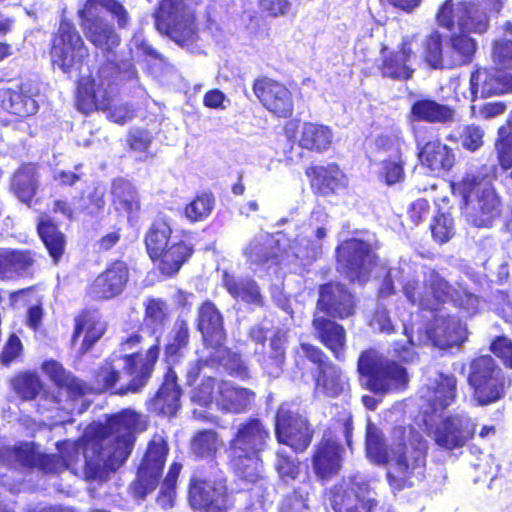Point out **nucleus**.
Returning <instances> with one entry per match:
<instances>
[{
    "label": "nucleus",
    "mask_w": 512,
    "mask_h": 512,
    "mask_svg": "<svg viewBox=\"0 0 512 512\" xmlns=\"http://www.w3.org/2000/svg\"><path fill=\"white\" fill-rule=\"evenodd\" d=\"M469 90L473 100L478 94L486 98L512 92V75H500L495 68L476 67L470 75Z\"/></svg>",
    "instance_id": "37"
},
{
    "label": "nucleus",
    "mask_w": 512,
    "mask_h": 512,
    "mask_svg": "<svg viewBox=\"0 0 512 512\" xmlns=\"http://www.w3.org/2000/svg\"><path fill=\"white\" fill-rule=\"evenodd\" d=\"M287 334L281 329L274 331L269 338V352L262 354L259 360L261 366L266 370H282L286 361Z\"/></svg>",
    "instance_id": "53"
},
{
    "label": "nucleus",
    "mask_w": 512,
    "mask_h": 512,
    "mask_svg": "<svg viewBox=\"0 0 512 512\" xmlns=\"http://www.w3.org/2000/svg\"><path fill=\"white\" fill-rule=\"evenodd\" d=\"M497 161L503 171L512 168V110L506 120V125L498 129L495 140Z\"/></svg>",
    "instance_id": "57"
},
{
    "label": "nucleus",
    "mask_w": 512,
    "mask_h": 512,
    "mask_svg": "<svg viewBox=\"0 0 512 512\" xmlns=\"http://www.w3.org/2000/svg\"><path fill=\"white\" fill-rule=\"evenodd\" d=\"M190 344V327L184 318H177L172 330L168 334L164 346V355L167 360L178 361L184 355V350Z\"/></svg>",
    "instance_id": "48"
},
{
    "label": "nucleus",
    "mask_w": 512,
    "mask_h": 512,
    "mask_svg": "<svg viewBox=\"0 0 512 512\" xmlns=\"http://www.w3.org/2000/svg\"><path fill=\"white\" fill-rule=\"evenodd\" d=\"M169 317L166 301L161 298H148L144 303V321L150 325L162 326Z\"/></svg>",
    "instance_id": "61"
},
{
    "label": "nucleus",
    "mask_w": 512,
    "mask_h": 512,
    "mask_svg": "<svg viewBox=\"0 0 512 512\" xmlns=\"http://www.w3.org/2000/svg\"><path fill=\"white\" fill-rule=\"evenodd\" d=\"M370 486L356 476L341 479L324 491L325 503L334 512H370L366 500Z\"/></svg>",
    "instance_id": "21"
},
{
    "label": "nucleus",
    "mask_w": 512,
    "mask_h": 512,
    "mask_svg": "<svg viewBox=\"0 0 512 512\" xmlns=\"http://www.w3.org/2000/svg\"><path fill=\"white\" fill-rule=\"evenodd\" d=\"M466 382L473 400L480 406L504 399L512 387L511 375L504 371L491 354L477 355L469 361Z\"/></svg>",
    "instance_id": "10"
},
{
    "label": "nucleus",
    "mask_w": 512,
    "mask_h": 512,
    "mask_svg": "<svg viewBox=\"0 0 512 512\" xmlns=\"http://www.w3.org/2000/svg\"><path fill=\"white\" fill-rule=\"evenodd\" d=\"M39 186L38 167L33 162L21 163L9 178V192L28 208L37 204Z\"/></svg>",
    "instance_id": "35"
},
{
    "label": "nucleus",
    "mask_w": 512,
    "mask_h": 512,
    "mask_svg": "<svg viewBox=\"0 0 512 512\" xmlns=\"http://www.w3.org/2000/svg\"><path fill=\"white\" fill-rule=\"evenodd\" d=\"M437 25L449 32L485 34L490 27V16L479 2L474 0H444L435 14Z\"/></svg>",
    "instance_id": "14"
},
{
    "label": "nucleus",
    "mask_w": 512,
    "mask_h": 512,
    "mask_svg": "<svg viewBox=\"0 0 512 512\" xmlns=\"http://www.w3.org/2000/svg\"><path fill=\"white\" fill-rule=\"evenodd\" d=\"M274 433L279 444L295 453H303L311 445L314 429L310 422L296 411L280 406L275 413Z\"/></svg>",
    "instance_id": "20"
},
{
    "label": "nucleus",
    "mask_w": 512,
    "mask_h": 512,
    "mask_svg": "<svg viewBox=\"0 0 512 512\" xmlns=\"http://www.w3.org/2000/svg\"><path fill=\"white\" fill-rule=\"evenodd\" d=\"M293 357L294 367L301 376L306 373V362L315 367L312 375L315 393L332 399L349 393L350 378L319 346L310 342H300L293 350Z\"/></svg>",
    "instance_id": "8"
},
{
    "label": "nucleus",
    "mask_w": 512,
    "mask_h": 512,
    "mask_svg": "<svg viewBox=\"0 0 512 512\" xmlns=\"http://www.w3.org/2000/svg\"><path fill=\"white\" fill-rule=\"evenodd\" d=\"M142 330V324H139L137 330L121 338L118 344L122 353L120 356V360L123 362L122 370L124 374L130 377V380L128 383L119 386L114 395L124 396L139 393L152 377L160 356V338L157 337L144 353L135 350L144 341Z\"/></svg>",
    "instance_id": "7"
},
{
    "label": "nucleus",
    "mask_w": 512,
    "mask_h": 512,
    "mask_svg": "<svg viewBox=\"0 0 512 512\" xmlns=\"http://www.w3.org/2000/svg\"><path fill=\"white\" fill-rule=\"evenodd\" d=\"M368 241L351 237L339 243L335 249L337 270L350 284H367L381 259Z\"/></svg>",
    "instance_id": "13"
},
{
    "label": "nucleus",
    "mask_w": 512,
    "mask_h": 512,
    "mask_svg": "<svg viewBox=\"0 0 512 512\" xmlns=\"http://www.w3.org/2000/svg\"><path fill=\"white\" fill-rule=\"evenodd\" d=\"M407 159L400 148L395 154L388 156L380 162L379 179L388 186L401 183L405 180V167Z\"/></svg>",
    "instance_id": "56"
},
{
    "label": "nucleus",
    "mask_w": 512,
    "mask_h": 512,
    "mask_svg": "<svg viewBox=\"0 0 512 512\" xmlns=\"http://www.w3.org/2000/svg\"><path fill=\"white\" fill-rule=\"evenodd\" d=\"M183 465L174 461L170 464L167 474L160 484L157 501L164 509L171 508L177 494V482Z\"/></svg>",
    "instance_id": "58"
},
{
    "label": "nucleus",
    "mask_w": 512,
    "mask_h": 512,
    "mask_svg": "<svg viewBox=\"0 0 512 512\" xmlns=\"http://www.w3.org/2000/svg\"><path fill=\"white\" fill-rule=\"evenodd\" d=\"M430 230L435 242L445 244L455 234L454 220L449 213L438 212L431 221Z\"/></svg>",
    "instance_id": "59"
},
{
    "label": "nucleus",
    "mask_w": 512,
    "mask_h": 512,
    "mask_svg": "<svg viewBox=\"0 0 512 512\" xmlns=\"http://www.w3.org/2000/svg\"><path fill=\"white\" fill-rule=\"evenodd\" d=\"M36 233L54 264H58L66 251L67 236L58 223L42 213L36 222Z\"/></svg>",
    "instance_id": "40"
},
{
    "label": "nucleus",
    "mask_w": 512,
    "mask_h": 512,
    "mask_svg": "<svg viewBox=\"0 0 512 512\" xmlns=\"http://www.w3.org/2000/svg\"><path fill=\"white\" fill-rule=\"evenodd\" d=\"M333 137L334 133L330 126L305 121L301 126L297 144L303 150L323 154L331 148Z\"/></svg>",
    "instance_id": "43"
},
{
    "label": "nucleus",
    "mask_w": 512,
    "mask_h": 512,
    "mask_svg": "<svg viewBox=\"0 0 512 512\" xmlns=\"http://www.w3.org/2000/svg\"><path fill=\"white\" fill-rule=\"evenodd\" d=\"M270 439L267 424L257 416H250L238 424L226 450L228 467L238 479L249 484L262 479L261 454Z\"/></svg>",
    "instance_id": "4"
},
{
    "label": "nucleus",
    "mask_w": 512,
    "mask_h": 512,
    "mask_svg": "<svg viewBox=\"0 0 512 512\" xmlns=\"http://www.w3.org/2000/svg\"><path fill=\"white\" fill-rule=\"evenodd\" d=\"M455 110L448 104L435 99L422 97L415 100L408 113L411 122H424L429 124H446L454 120Z\"/></svg>",
    "instance_id": "41"
},
{
    "label": "nucleus",
    "mask_w": 512,
    "mask_h": 512,
    "mask_svg": "<svg viewBox=\"0 0 512 512\" xmlns=\"http://www.w3.org/2000/svg\"><path fill=\"white\" fill-rule=\"evenodd\" d=\"M216 206V197L210 190L197 192L185 205L183 214L190 223L206 221Z\"/></svg>",
    "instance_id": "51"
},
{
    "label": "nucleus",
    "mask_w": 512,
    "mask_h": 512,
    "mask_svg": "<svg viewBox=\"0 0 512 512\" xmlns=\"http://www.w3.org/2000/svg\"><path fill=\"white\" fill-rule=\"evenodd\" d=\"M195 324L206 347L218 349L224 346L227 339L224 317L212 300L206 299L199 304Z\"/></svg>",
    "instance_id": "30"
},
{
    "label": "nucleus",
    "mask_w": 512,
    "mask_h": 512,
    "mask_svg": "<svg viewBox=\"0 0 512 512\" xmlns=\"http://www.w3.org/2000/svg\"><path fill=\"white\" fill-rule=\"evenodd\" d=\"M130 280V267L123 259L109 261L87 285L85 293L93 301H108L120 296Z\"/></svg>",
    "instance_id": "23"
},
{
    "label": "nucleus",
    "mask_w": 512,
    "mask_h": 512,
    "mask_svg": "<svg viewBox=\"0 0 512 512\" xmlns=\"http://www.w3.org/2000/svg\"><path fill=\"white\" fill-rule=\"evenodd\" d=\"M422 59L432 69H446L443 36L438 30H433L425 36L421 44Z\"/></svg>",
    "instance_id": "54"
},
{
    "label": "nucleus",
    "mask_w": 512,
    "mask_h": 512,
    "mask_svg": "<svg viewBox=\"0 0 512 512\" xmlns=\"http://www.w3.org/2000/svg\"><path fill=\"white\" fill-rule=\"evenodd\" d=\"M41 370L56 387L57 395L55 396V402L58 404L63 400L66 402H76L91 393L89 384L86 381L68 371L62 363L55 359L43 361Z\"/></svg>",
    "instance_id": "26"
},
{
    "label": "nucleus",
    "mask_w": 512,
    "mask_h": 512,
    "mask_svg": "<svg viewBox=\"0 0 512 512\" xmlns=\"http://www.w3.org/2000/svg\"><path fill=\"white\" fill-rule=\"evenodd\" d=\"M183 391L179 384V378L175 369L167 367L162 381L156 392L146 401V409L149 414L173 418L181 408Z\"/></svg>",
    "instance_id": "27"
},
{
    "label": "nucleus",
    "mask_w": 512,
    "mask_h": 512,
    "mask_svg": "<svg viewBox=\"0 0 512 512\" xmlns=\"http://www.w3.org/2000/svg\"><path fill=\"white\" fill-rule=\"evenodd\" d=\"M361 386L375 395L383 396L391 390H404L409 382L407 369L374 349L362 351L357 360Z\"/></svg>",
    "instance_id": "11"
},
{
    "label": "nucleus",
    "mask_w": 512,
    "mask_h": 512,
    "mask_svg": "<svg viewBox=\"0 0 512 512\" xmlns=\"http://www.w3.org/2000/svg\"><path fill=\"white\" fill-rule=\"evenodd\" d=\"M222 284L234 299L245 303L263 306V297L257 282L250 277H236L227 271L223 272Z\"/></svg>",
    "instance_id": "47"
},
{
    "label": "nucleus",
    "mask_w": 512,
    "mask_h": 512,
    "mask_svg": "<svg viewBox=\"0 0 512 512\" xmlns=\"http://www.w3.org/2000/svg\"><path fill=\"white\" fill-rule=\"evenodd\" d=\"M38 108L29 83L0 87V117L7 123H19L36 114Z\"/></svg>",
    "instance_id": "25"
},
{
    "label": "nucleus",
    "mask_w": 512,
    "mask_h": 512,
    "mask_svg": "<svg viewBox=\"0 0 512 512\" xmlns=\"http://www.w3.org/2000/svg\"><path fill=\"white\" fill-rule=\"evenodd\" d=\"M11 390L22 400H35L43 390V382L36 371L25 370L10 379Z\"/></svg>",
    "instance_id": "50"
},
{
    "label": "nucleus",
    "mask_w": 512,
    "mask_h": 512,
    "mask_svg": "<svg viewBox=\"0 0 512 512\" xmlns=\"http://www.w3.org/2000/svg\"><path fill=\"white\" fill-rule=\"evenodd\" d=\"M251 88L256 100L272 117L277 119L293 117L295 85L262 74L253 79Z\"/></svg>",
    "instance_id": "18"
},
{
    "label": "nucleus",
    "mask_w": 512,
    "mask_h": 512,
    "mask_svg": "<svg viewBox=\"0 0 512 512\" xmlns=\"http://www.w3.org/2000/svg\"><path fill=\"white\" fill-rule=\"evenodd\" d=\"M38 258L37 252L28 248L0 247V280L14 277L34 278Z\"/></svg>",
    "instance_id": "32"
},
{
    "label": "nucleus",
    "mask_w": 512,
    "mask_h": 512,
    "mask_svg": "<svg viewBox=\"0 0 512 512\" xmlns=\"http://www.w3.org/2000/svg\"><path fill=\"white\" fill-rule=\"evenodd\" d=\"M316 309L328 318L345 320L356 314L357 300L344 283L329 281L318 287Z\"/></svg>",
    "instance_id": "24"
},
{
    "label": "nucleus",
    "mask_w": 512,
    "mask_h": 512,
    "mask_svg": "<svg viewBox=\"0 0 512 512\" xmlns=\"http://www.w3.org/2000/svg\"><path fill=\"white\" fill-rule=\"evenodd\" d=\"M474 432L466 430L458 418L446 417L435 428V443L446 450H454L463 447L473 438Z\"/></svg>",
    "instance_id": "44"
},
{
    "label": "nucleus",
    "mask_w": 512,
    "mask_h": 512,
    "mask_svg": "<svg viewBox=\"0 0 512 512\" xmlns=\"http://www.w3.org/2000/svg\"><path fill=\"white\" fill-rule=\"evenodd\" d=\"M49 55L52 66H57L63 73L69 74L74 69H80L89 51L74 23L62 17L54 32Z\"/></svg>",
    "instance_id": "16"
},
{
    "label": "nucleus",
    "mask_w": 512,
    "mask_h": 512,
    "mask_svg": "<svg viewBox=\"0 0 512 512\" xmlns=\"http://www.w3.org/2000/svg\"><path fill=\"white\" fill-rule=\"evenodd\" d=\"M187 501L195 512H230L235 507L233 492L225 478L192 475L187 486Z\"/></svg>",
    "instance_id": "15"
},
{
    "label": "nucleus",
    "mask_w": 512,
    "mask_h": 512,
    "mask_svg": "<svg viewBox=\"0 0 512 512\" xmlns=\"http://www.w3.org/2000/svg\"><path fill=\"white\" fill-rule=\"evenodd\" d=\"M169 451L168 441L161 435L155 434L148 441L137 468L136 477L130 485L134 498L144 500L157 488Z\"/></svg>",
    "instance_id": "17"
},
{
    "label": "nucleus",
    "mask_w": 512,
    "mask_h": 512,
    "mask_svg": "<svg viewBox=\"0 0 512 512\" xmlns=\"http://www.w3.org/2000/svg\"><path fill=\"white\" fill-rule=\"evenodd\" d=\"M428 340L439 349L460 346L467 340V331L454 315L436 316L426 330Z\"/></svg>",
    "instance_id": "34"
},
{
    "label": "nucleus",
    "mask_w": 512,
    "mask_h": 512,
    "mask_svg": "<svg viewBox=\"0 0 512 512\" xmlns=\"http://www.w3.org/2000/svg\"><path fill=\"white\" fill-rule=\"evenodd\" d=\"M417 157L422 167L433 173L450 171L456 162L453 149L442 141L438 129L420 127L413 130Z\"/></svg>",
    "instance_id": "19"
},
{
    "label": "nucleus",
    "mask_w": 512,
    "mask_h": 512,
    "mask_svg": "<svg viewBox=\"0 0 512 512\" xmlns=\"http://www.w3.org/2000/svg\"><path fill=\"white\" fill-rule=\"evenodd\" d=\"M121 379V372L118 370L112 361H105L97 367L92 373L89 387L91 393L104 394L114 392L119 388L116 387Z\"/></svg>",
    "instance_id": "52"
},
{
    "label": "nucleus",
    "mask_w": 512,
    "mask_h": 512,
    "mask_svg": "<svg viewBox=\"0 0 512 512\" xmlns=\"http://www.w3.org/2000/svg\"><path fill=\"white\" fill-rule=\"evenodd\" d=\"M38 450L33 442L0 447V465L8 469H35Z\"/></svg>",
    "instance_id": "46"
},
{
    "label": "nucleus",
    "mask_w": 512,
    "mask_h": 512,
    "mask_svg": "<svg viewBox=\"0 0 512 512\" xmlns=\"http://www.w3.org/2000/svg\"><path fill=\"white\" fill-rule=\"evenodd\" d=\"M478 50V43L469 34L450 32L446 43V69H454L471 64Z\"/></svg>",
    "instance_id": "39"
},
{
    "label": "nucleus",
    "mask_w": 512,
    "mask_h": 512,
    "mask_svg": "<svg viewBox=\"0 0 512 512\" xmlns=\"http://www.w3.org/2000/svg\"><path fill=\"white\" fill-rule=\"evenodd\" d=\"M402 292L411 305L431 314L441 311L447 303L473 314L480 303L477 295L455 288L434 268L424 273L422 287L417 279H409L403 284Z\"/></svg>",
    "instance_id": "5"
},
{
    "label": "nucleus",
    "mask_w": 512,
    "mask_h": 512,
    "mask_svg": "<svg viewBox=\"0 0 512 512\" xmlns=\"http://www.w3.org/2000/svg\"><path fill=\"white\" fill-rule=\"evenodd\" d=\"M107 325L101 320L96 308L86 307L74 316V328L70 344L75 346L80 336L84 333L79 354L84 355L104 336Z\"/></svg>",
    "instance_id": "33"
},
{
    "label": "nucleus",
    "mask_w": 512,
    "mask_h": 512,
    "mask_svg": "<svg viewBox=\"0 0 512 512\" xmlns=\"http://www.w3.org/2000/svg\"><path fill=\"white\" fill-rule=\"evenodd\" d=\"M120 74V64L115 59L107 58L98 66L95 75L80 77L74 97L76 110L86 116L96 111L105 112L107 119L118 125L133 119L134 109L131 105L114 104Z\"/></svg>",
    "instance_id": "2"
},
{
    "label": "nucleus",
    "mask_w": 512,
    "mask_h": 512,
    "mask_svg": "<svg viewBox=\"0 0 512 512\" xmlns=\"http://www.w3.org/2000/svg\"><path fill=\"white\" fill-rule=\"evenodd\" d=\"M111 205L118 215L135 221L141 212V200L137 188L128 179L118 177L111 182Z\"/></svg>",
    "instance_id": "38"
},
{
    "label": "nucleus",
    "mask_w": 512,
    "mask_h": 512,
    "mask_svg": "<svg viewBox=\"0 0 512 512\" xmlns=\"http://www.w3.org/2000/svg\"><path fill=\"white\" fill-rule=\"evenodd\" d=\"M336 319L315 314L312 318V328L315 338L331 352L336 360H343L347 347V333L342 324Z\"/></svg>",
    "instance_id": "36"
},
{
    "label": "nucleus",
    "mask_w": 512,
    "mask_h": 512,
    "mask_svg": "<svg viewBox=\"0 0 512 512\" xmlns=\"http://www.w3.org/2000/svg\"><path fill=\"white\" fill-rule=\"evenodd\" d=\"M379 53L377 70L383 79L407 82L413 78L416 68L412 62L416 58V53L411 37H404L395 50L386 44H381Z\"/></svg>",
    "instance_id": "22"
},
{
    "label": "nucleus",
    "mask_w": 512,
    "mask_h": 512,
    "mask_svg": "<svg viewBox=\"0 0 512 512\" xmlns=\"http://www.w3.org/2000/svg\"><path fill=\"white\" fill-rule=\"evenodd\" d=\"M392 467L386 480L393 493L413 487V479L424 477L427 445L424 440L401 442L391 447Z\"/></svg>",
    "instance_id": "12"
},
{
    "label": "nucleus",
    "mask_w": 512,
    "mask_h": 512,
    "mask_svg": "<svg viewBox=\"0 0 512 512\" xmlns=\"http://www.w3.org/2000/svg\"><path fill=\"white\" fill-rule=\"evenodd\" d=\"M255 399V392L249 388L236 386L225 381L218 385L216 403L226 413H245L252 407Z\"/></svg>",
    "instance_id": "42"
},
{
    "label": "nucleus",
    "mask_w": 512,
    "mask_h": 512,
    "mask_svg": "<svg viewBox=\"0 0 512 512\" xmlns=\"http://www.w3.org/2000/svg\"><path fill=\"white\" fill-rule=\"evenodd\" d=\"M218 385L217 379L212 376H205L198 384H194L190 392V399L193 403L208 407L212 404L215 396V389Z\"/></svg>",
    "instance_id": "60"
},
{
    "label": "nucleus",
    "mask_w": 512,
    "mask_h": 512,
    "mask_svg": "<svg viewBox=\"0 0 512 512\" xmlns=\"http://www.w3.org/2000/svg\"><path fill=\"white\" fill-rule=\"evenodd\" d=\"M427 401L433 412L450 406L457 397V377L454 374L438 372L432 385L427 387Z\"/></svg>",
    "instance_id": "45"
},
{
    "label": "nucleus",
    "mask_w": 512,
    "mask_h": 512,
    "mask_svg": "<svg viewBox=\"0 0 512 512\" xmlns=\"http://www.w3.org/2000/svg\"><path fill=\"white\" fill-rule=\"evenodd\" d=\"M496 179V165L482 164L451 185L453 194L461 199V209L475 227H491L501 217L503 203L494 186Z\"/></svg>",
    "instance_id": "3"
},
{
    "label": "nucleus",
    "mask_w": 512,
    "mask_h": 512,
    "mask_svg": "<svg viewBox=\"0 0 512 512\" xmlns=\"http://www.w3.org/2000/svg\"><path fill=\"white\" fill-rule=\"evenodd\" d=\"M201 0H159L155 13L157 31L180 47H193L199 40L195 8Z\"/></svg>",
    "instance_id": "9"
},
{
    "label": "nucleus",
    "mask_w": 512,
    "mask_h": 512,
    "mask_svg": "<svg viewBox=\"0 0 512 512\" xmlns=\"http://www.w3.org/2000/svg\"><path fill=\"white\" fill-rule=\"evenodd\" d=\"M81 28L86 39L105 56H115L121 37L113 24L102 17H87L85 10L79 11Z\"/></svg>",
    "instance_id": "31"
},
{
    "label": "nucleus",
    "mask_w": 512,
    "mask_h": 512,
    "mask_svg": "<svg viewBox=\"0 0 512 512\" xmlns=\"http://www.w3.org/2000/svg\"><path fill=\"white\" fill-rule=\"evenodd\" d=\"M140 414L124 409L106 417L104 422H93L76 440H65L60 454L38 452L35 469L45 475L70 470L83 472L86 480H105L129 458L136 440Z\"/></svg>",
    "instance_id": "1"
},
{
    "label": "nucleus",
    "mask_w": 512,
    "mask_h": 512,
    "mask_svg": "<svg viewBox=\"0 0 512 512\" xmlns=\"http://www.w3.org/2000/svg\"><path fill=\"white\" fill-rule=\"evenodd\" d=\"M343 447L330 433H325L314 446L312 469L318 480L326 482L336 477L342 468Z\"/></svg>",
    "instance_id": "28"
},
{
    "label": "nucleus",
    "mask_w": 512,
    "mask_h": 512,
    "mask_svg": "<svg viewBox=\"0 0 512 512\" xmlns=\"http://www.w3.org/2000/svg\"><path fill=\"white\" fill-rule=\"evenodd\" d=\"M275 470L282 481L295 480L300 473V462L286 451H277Z\"/></svg>",
    "instance_id": "62"
},
{
    "label": "nucleus",
    "mask_w": 512,
    "mask_h": 512,
    "mask_svg": "<svg viewBox=\"0 0 512 512\" xmlns=\"http://www.w3.org/2000/svg\"><path fill=\"white\" fill-rule=\"evenodd\" d=\"M172 234L170 221L161 217L152 221L143 239L149 259L166 278L178 275L195 253V245L186 232L175 240H172Z\"/></svg>",
    "instance_id": "6"
},
{
    "label": "nucleus",
    "mask_w": 512,
    "mask_h": 512,
    "mask_svg": "<svg viewBox=\"0 0 512 512\" xmlns=\"http://www.w3.org/2000/svg\"><path fill=\"white\" fill-rule=\"evenodd\" d=\"M305 176L315 196L330 197L348 186V178L336 162L310 164L305 168Z\"/></svg>",
    "instance_id": "29"
},
{
    "label": "nucleus",
    "mask_w": 512,
    "mask_h": 512,
    "mask_svg": "<svg viewBox=\"0 0 512 512\" xmlns=\"http://www.w3.org/2000/svg\"><path fill=\"white\" fill-rule=\"evenodd\" d=\"M219 435L213 429H203L194 434L191 440V453L197 460L215 459L219 449Z\"/></svg>",
    "instance_id": "55"
},
{
    "label": "nucleus",
    "mask_w": 512,
    "mask_h": 512,
    "mask_svg": "<svg viewBox=\"0 0 512 512\" xmlns=\"http://www.w3.org/2000/svg\"><path fill=\"white\" fill-rule=\"evenodd\" d=\"M492 59L501 70H512V39H499L492 46Z\"/></svg>",
    "instance_id": "64"
},
{
    "label": "nucleus",
    "mask_w": 512,
    "mask_h": 512,
    "mask_svg": "<svg viewBox=\"0 0 512 512\" xmlns=\"http://www.w3.org/2000/svg\"><path fill=\"white\" fill-rule=\"evenodd\" d=\"M489 351L502 364V368L512 370V340L506 335L495 336L490 344Z\"/></svg>",
    "instance_id": "63"
},
{
    "label": "nucleus",
    "mask_w": 512,
    "mask_h": 512,
    "mask_svg": "<svg viewBox=\"0 0 512 512\" xmlns=\"http://www.w3.org/2000/svg\"><path fill=\"white\" fill-rule=\"evenodd\" d=\"M280 252L278 245L265 241H253L245 249L244 255L250 264L269 269L281 264Z\"/></svg>",
    "instance_id": "49"
}]
</instances>
